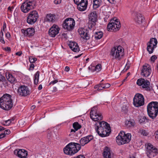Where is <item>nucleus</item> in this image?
Returning a JSON list of instances; mask_svg holds the SVG:
<instances>
[{"label":"nucleus","instance_id":"f8f14e48","mask_svg":"<svg viewBox=\"0 0 158 158\" xmlns=\"http://www.w3.org/2000/svg\"><path fill=\"white\" fill-rule=\"evenodd\" d=\"M38 18V12L35 10H33L28 14L27 22L29 24H33L36 22Z\"/></svg>","mask_w":158,"mask_h":158},{"label":"nucleus","instance_id":"49530a36","mask_svg":"<svg viewBox=\"0 0 158 158\" xmlns=\"http://www.w3.org/2000/svg\"><path fill=\"white\" fill-rule=\"evenodd\" d=\"M61 0H55L54 1V3L56 4H59L61 3Z\"/></svg>","mask_w":158,"mask_h":158},{"label":"nucleus","instance_id":"b1692460","mask_svg":"<svg viewBox=\"0 0 158 158\" xmlns=\"http://www.w3.org/2000/svg\"><path fill=\"white\" fill-rule=\"evenodd\" d=\"M70 48L74 52H78L80 48L77 44L74 42H70L69 44Z\"/></svg>","mask_w":158,"mask_h":158},{"label":"nucleus","instance_id":"6ab92c4d","mask_svg":"<svg viewBox=\"0 0 158 158\" xmlns=\"http://www.w3.org/2000/svg\"><path fill=\"white\" fill-rule=\"evenodd\" d=\"M93 139V137L91 135L82 138L79 141L81 146H84Z\"/></svg>","mask_w":158,"mask_h":158},{"label":"nucleus","instance_id":"774afa93","mask_svg":"<svg viewBox=\"0 0 158 158\" xmlns=\"http://www.w3.org/2000/svg\"><path fill=\"white\" fill-rule=\"evenodd\" d=\"M3 36V32L1 31L0 32V38L2 37Z\"/></svg>","mask_w":158,"mask_h":158},{"label":"nucleus","instance_id":"aec40b11","mask_svg":"<svg viewBox=\"0 0 158 158\" xmlns=\"http://www.w3.org/2000/svg\"><path fill=\"white\" fill-rule=\"evenodd\" d=\"M14 153L21 158H25L27 155V151L24 149H16L14 151Z\"/></svg>","mask_w":158,"mask_h":158},{"label":"nucleus","instance_id":"2eb2a0df","mask_svg":"<svg viewBox=\"0 0 158 158\" xmlns=\"http://www.w3.org/2000/svg\"><path fill=\"white\" fill-rule=\"evenodd\" d=\"M136 83L138 85H142L143 88H145L148 90H150V83L148 80H145L144 79L142 78L139 79L137 80Z\"/></svg>","mask_w":158,"mask_h":158},{"label":"nucleus","instance_id":"9d476101","mask_svg":"<svg viewBox=\"0 0 158 158\" xmlns=\"http://www.w3.org/2000/svg\"><path fill=\"white\" fill-rule=\"evenodd\" d=\"M121 24L118 19L111 20L107 26V30L110 31H116L119 30L121 27Z\"/></svg>","mask_w":158,"mask_h":158},{"label":"nucleus","instance_id":"c85d7f7f","mask_svg":"<svg viewBox=\"0 0 158 158\" xmlns=\"http://www.w3.org/2000/svg\"><path fill=\"white\" fill-rule=\"evenodd\" d=\"M126 125L128 127H134L135 124V121L133 119L127 120L126 121Z\"/></svg>","mask_w":158,"mask_h":158},{"label":"nucleus","instance_id":"ea45409f","mask_svg":"<svg viewBox=\"0 0 158 158\" xmlns=\"http://www.w3.org/2000/svg\"><path fill=\"white\" fill-rule=\"evenodd\" d=\"M29 60L31 63H35L37 60V59L36 58L30 56L29 58Z\"/></svg>","mask_w":158,"mask_h":158},{"label":"nucleus","instance_id":"8fccbe9b","mask_svg":"<svg viewBox=\"0 0 158 158\" xmlns=\"http://www.w3.org/2000/svg\"><path fill=\"white\" fill-rule=\"evenodd\" d=\"M10 131L9 130L7 129L5 131L3 134H5V136L6 135L9 134L10 133Z\"/></svg>","mask_w":158,"mask_h":158},{"label":"nucleus","instance_id":"7ed1b4c3","mask_svg":"<svg viewBox=\"0 0 158 158\" xmlns=\"http://www.w3.org/2000/svg\"><path fill=\"white\" fill-rule=\"evenodd\" d=\"M81 148V146L78 143L70 142L63 149L64 153L68 155L72 156L77 152Z\"/></svg>","mask_w":158,"mask_h":158},{"label":"nucleus","instance_id":"09e8293b","mask_svg":"<svg viewBox=\"0 0 158 158\" xmlns=\"http://www.w3.org/2000/svg\"><path fill=\"white\" fill-rule=\"evenodd\" d=\"M58 81V80L55 79V80L54 81H51L50 83L49 84L50 85H51V84L54 85L55 84V83H56Z\"/></svg>","mask_w":158,"mask_h":158},{"label":"nucleus","instance_id":"e433bc0d","mask_svg":"<svg viewBox=\"0 0 158 158\" xmlns=\"http://www.w3.org/2000/svg\"><path fill=\"white\" fill-rule=\"evenodd\" d=\"M93 68V71H96L97 72L100 71L102 68V66L101 64H98L96 66H94Z\"/></svg>","mask_w":158,"mask_h":158},{"label":"nucleus","instance_id":"ddd939ff","mask_svg":"<svg viewBox=\"0 0 158 158\" xmlns=\"http://www.w3.org/2000/svg\"><path fill=\"white\" fill-rule=\"evenodd\" d=\"M133 104L136 107L143 105L144 103V99L143 96L139 94H137L133 98Z\"/></svg>","mask_w":158,"mask_h":158},{"label":"nucleus","instance_id":"de8ad7c7","mask_svg":"<svg viewBox=\"0 0 158 158\" xmlns=\"http://www.w3.org/2000/svg\"><path fill=\"white\" fill-rule=\"evenodd\" d=\"M110 84L109 83L104 84V89H105L109 87L110 86Z\"/></svg>","mask_w":158,"mask_h":158},{"label":"nucleus","instance_id":"a18cd8bd","mask_svg":"<svg viewBox=\"0 0 158 158\" xmlns=\"http://www.w3.org/2000/svg\"><path fill=\"white\" fill-rule=\"evenodd\" d=\"M157 57L156 56L154 55L151 57V58H150V60L152 61H154L156 60L157 59Z\"/></svg>","mask_w":158,"mask_h":158},{"label":"nucleus","instance_id":"a211bd4d","mask_svg":"<svg viewBox=\"0 0 158 158\" xmlns=\"http://www.w3.org/2000/svg\"><path fill=\"white\" fill-rule=\"evenodd\" d=\"M78 31L79 34L82 38L88 40L89 39L88 31L83 28H80L78 29Z\"/></svg>","mask_w":158,"mask_h":158},{"label":"nucleus","instance_id":"69168bd1","mask_svg":"<svg viewBox=\"0 0 158 158\" xmlns=\"http://www.w3.org/2000/svg\"><path fill=\"white\" fill-rule=\"evenodd\" d=\"M69 67L68 66H66L65 68V70L67 72L69 71Z\"/></svg>","mask_w":158,"mask_h":158},{"label":"nucleus","instance_id":"a19ab883","mask_svg":"<svg viewBox=\"0 0 158 158\" xmlns=\"http://www.w3.org/2000/svg\"><path fill=\"white\" fill-rule=\"evenodd\" d=\"M76 131L74 129H72L71 130L70 133L69 134V136H70L71 138H73L74 137V134Z\"/></svg>","mask_w":158,"mask_h":158},{"label":"nucleus","instance_id":"bf43d9fd","mask_svg":"<svg viewBox=\"0 0 158 158\" xmlns=\"http://www.w3.org/2000/svg\"><path fill=\"white\" fill-rule=\"evenodd\" d=\"M155 135L156 138L158 139V130L155 132Z\"/></svg>","mask_w":158,"mask_h":158},{"label":"nucleus","instance_id":"a878e982","mask_svg":"<svg viewBox=\"0 0 158 158\" xmlns=\"http://www.w3.org/2000/svg\"><path fill=\"white\" fill-rule=\"evenodd\" d=\"M97 19V16L96 11H94L91 13L89 15V19L93 23L92 24V25H95V22L96 21Z\"/></svg>","mask_w":158,"mask_h":158},{"label":"nucleus","instance_id":"393cba45","mask_svg":"<svg viewBox=\"0 0 158 158\" xmlns=\"http://www.w3.org/2000/svg\"><path fill=\"white\" fill-rule=\"evenodd\" d=\"M104 158H112L110 148L107 147H105L103 153Z\"/></svg>","mask_w":158,"mask_h":158},{"label":"nucleus","instance_id":"e2e57ef3","mask_svg":"<svg viewBox=\"0 0 158 158\" xmlns=\"http://www.w3.org/2000/svg\"><path fill=\"white\" fill-rule=\"evenodd\" d=\"M5 136V134H3V133H2L1 134H0V138L1 139L2 138H3Z\"/></svg>","mask_w":158,"mask_h":158},{"label":"nucleus","instance_id":"37998d69","mask_svg":"<svg viewBox=\"0 0 158 158\" xmlns=\"http://www.w3.org/2000/svg\"><path fill=\"white\" fill-rule=\"evenodd\" d=\"M8 86V83L7 81H5L2 84V85L1 87H4L5 88H6Z\"/></svg>","mask_w":158,"mask_h":158},{"label":"nucleus","instance_id":"72a5a7b5","mask_svg":"<svg viewBox=\"0 0 158 158\" xmlns=\"http://www.w3.org/2000/svg\"><path fill=\"white\" fill-rule=\"evenodd\" d=\"M102 36L103 33L102 31L96 32L94 34L95 38L96 40L100 39L102 38Z\"/></svg>","mask_w":158,"mask_h":158},{"label":"nucleus","instance_id":"58836bf2","mask_svg":"<svg viewBox=\"0 0 158 158\" xmlns=\"http://www.w3.org/2000/svg\"><path fill=\"white\" fill-rule=\"evenodd\" d=\"M139 133L141 135L145 136H146L148 135V133L147 131L143 129H140L139 131Z\"/></svg>","mask_w":158,"mask_h":158},{"label":"nucleus","instance_id":"423d86ee","mask_svg":"<svg viewBox=\"0 0 158 158\" xmlns=\"http://www.w3.org/2000/svg\"><path fill=\"white\" fill-rule=\"evenodd\" d=\"M110 54L113 58L120 60L124 55V49L120 46L114 47L112 48Z\"/></svg>","mask_w":158,"mask_h":158},{"label":"nucleus","instance_id":"f704fd0d","mask_svg":"<svg viewBox=\"0 0 158 158\" xmlns=\"http://www.w3.org/2000/svg\"><path fill=\"white\" fill-rule=\"evenodd\" d=\"M94 89H97V90L98 91H100L104 89V84L100 83L98 85H95L94 87Z\"/></svg>","mask_w":158,"mask_h":158},{"label":"nucleus","instance_id":"412c9836","mask_svg":"<svg viewBox=\"0 0 158 158\" xmlns=\"http://www.w3.org/2000/svg\"><path fill=\"white\" fill-rule=\"evenodd\" d=\"M135 16L134 20L139 24H141L144 21V18L141 14L139 13H135Z\"/></svg>","mask_w":158,"mask_h":158},{"label":"nucleus","instance_id":"4d7b16f0","mask_svg":"<svg viewBox=\"0 0 158 158\" xmlns=\"http://www.w3.org/2000/svg\"><path fill=\"white\" fill-rule=\"evenodd\" d=\"M22 54V52L19 51V52H16L15 53V54L16 55L20 56H21V55Z\"/></svg>","mask_w":158,"mask_h":158},{"label":"nucleus","instance_id":"603ef678","mask_svg":"<svg viewBox=\"0 0 158 158\" xmlns=\"http://www.w3.org/2000/svg\"><path fill=\"white\" fill-rule=\"evenodd\" d=\"M73 158H85V157L83 155H80L76 157H74Z\"/></svg>","mask_w":158,"mask_h":158},{"label":"nucleus","instance_id":"3c124183","mask_svg":"<svg viewBox=\"0 0 158 158\" xmlns=\"http://www.w3.org/2000/svg\"><path fill=\"white\" fill-rule=\"evenodd\" d=\"M3 49L6 51L10 52V48L9 47H7L3 48Z\"/></svg>","mask_w":158,"mask_h":158},{"label":"nucleus","instance_id":"20e7f679","mask_svg":"<svg viewBox=\"0 0 158 158\" xmlns=\"http://www.w3.org/2000/svg\"><path fill=\"white\" fill-rule=\"evenodd\" d=\"M148 114L150 118L154 119L157 116L158 113V102H152L147 106Z\"/></svg>","mask_w":158,"mask_h":158},{"label":"nucleus","instance_id":"f257e3e1","mask_svg":"<svg viewBox=\"0 0 158 158\" xmlns=\"http://www.w3.org/2000/svg\"><path fill=\"white\" fill-rule=\"evenodd\" d=\"M95 130L98 135L101 137H105L109 135L111 129L109 125L104 121L99 122L95 124Z\"/></svg>","mask_w":158,"mask_h":158},{"label":"nucleus","instance_id":"4468645a","mask_svg":"<svg viewBox=\"0 0 158 158\" xmlns=\"http://www.w3.org/2000/svg\"><path fill=\"white\" fill-rule=\"evenodd\" d=\"M17 94L20 96L25 97L30 94L29 88L24 85L19 86L17 90Z\"/></svg>","mask_w":158,"mask_h":158},{"label":"nucleus","instance_id":"6e6552de","mask_svg":"<svg viewBox=\"0 0 158 158\" xmlns=\"http://www.w3.org/2000/svg\"><path fill=\"white\" fill-rule=\"evenodd\" d=\"M145 146L146 153L149 158H152L158 153L157 149L151 143H147Z\"/></svg>","mask_w":158,"mask_h":158},{"label":"nucleus","instance_id":"5701e85b","mask_svg":"<svg viewBox=\"0 0 158 158\" xmlns=\"http://www.w3.org/2000/svg\"><path fill=\"white\" fill-rule=\"evenodd\" d=\"M22 32H24V35L30 37L33 35L35 33V29L33 28H29L26 30H22Z\"/></svg>","mask_w":158,"mask_h":158},{"label":"nucleus","instance_id":"f03ea898","mask_svg":"<svg viewBox=\"0 0 158 158\" xmlns=\"http://www.w3.org/2000/svg\"><path fill=\"white\" fill-rule=\"evenodd\" d=\"M13 106L11 96L8 94H4L0 98V107L5 110L10 109Z\"/></svg>","mask_w":158,"mask_h":158},{"label":"nucleus","instance_id":"1a4fd4ad","mask_svg":"<svg viewBox=\"0 0 158 158\" xmlns=\"http://www.w3.org/2000/svg\"><path fill=\"white\" fill-rule=\"evenodd\" d=\"M36 3V2L34 0L27 1L22 3L20 7L21 9L24 13H27L34 8Z\"/></svg>","mask_w":158,"mask_h":158},{"label":"nucleus","instance_id":"bb28decb","mask_svg":"<svg viewBox=\"0 0 158 158\" xmlns=\"http://www.w3.org/2000/svg\"><path fill=\"white\" fill-rule=\"evenodd\" d=\"M55 16L51 13L47 14L45 19L46 21L54 23L56 21Z\"/></svg>","mask_w":158,"mask_h":158},{"label":"nucleus","instance_id":"cd10ccee","mask_svg":"<svg viewBox=\"0 0 158 158\" xmlns=\"http://www.w3.org/2000/svg\"><path fill=\"white\" fill-rule=\"evenodd\" d=\"M102 0H93V7L94 9L98 8L101 6Z\"/></svg>","mask_w":158,"mask_h":158},{"label":"nucleus","instance_id":"052dcab7","mask_svg":"<svg viewBox=\"0 0 158 158\" xmlns=\"http://www.w3.org/2000/svg\"><path fill=\"white\" fill-rule=\"evenodd\" d=\"M52 135L51 134H48L47 137L49 139H51L52 138Z\"/></svg>","mask_w":158,"mask_h":158},{"label":"nucleus","instance_id":"dca6fc26","mask_svg":"<svg viewBox=\"0 0 158 158\" xmlns=\"http://www.w3.org/2000/svg\"><path fill=\"white\" fill-rule=\"evenodd\" d=\"M152 73L150 66L148 64H145L143 66L141 75L145 77H148Z\"/></svg>","mask_w":158,"mask_h":158},{"label":"nucleus","instance_id":"5fc2aeb1","mask_svg":"<svg viewBox=\"0 0 158 158\" xmlns=\"http://www.w3.org/2000/svg\"><path fill=\"white\" fill-rule=\"evenodd\" d=\"M5 77L3 76L1 73H0V81H2L5 80Z\"/></svg>","mask_w":158,"mask_h":158},{"label":"nucleus","instance_id":"2f4dec72","mask_svg":"<svg viewBox=\"0 0 158 158\" xmlns=\"http://www.w3.org/2000/svg\"><path fill=\"white\" fill-rule=\"evenodd\" d=\"M148 43L152 45L153 47H156V46L157 44V41L156 38H152L150 39L149 42Z\"/></svg>","mask_w":158,"mask_h":158},{"label":"nucleus","instance_id":"473e14b6","mask_svg":"<svg viewBox=\"0 0 158 158\" xmlns=\"http://www.w3.org/2000/svg\"><path fill=\"white\" fill-rule=\"evenodd\" d=\"M40 75V72L37 71L34 75V82L35 85L38 84Z\"/></svg>","mask_w":158,"mask_h":158},{"label":"nucleus","instance_id":"79ce46f5","mask_svg":"<svg viewBox=\"0 0 158 158\" xmlns=\"http://www.w3.org/2000/svg\"><path fill=\"white\" fill-rule=\"evenodd\" d=\"M127 107L126 106H123L122 107V111L125 113H127Z\"/></svg>","mask_w":158,"mask_h":158},{"label":"nucleus","instance_id":"c9c22d12","mask_svg":"<svg viewBox=\"0 0 158 158\" xmlns=\"http://www.w3.org/2000/svg\"><path fill=\"white\" fill-rule=\"evenodd\" d=\"M73 126L74 129V130H75L76 131L81 127V126L77 122L74 123L73 124Z\"/></svg>","mask_w":158,"mask_h":158},{"label":"nucleus","instance_id":"0eeeda50","mask_svg":"<svg viewBox=\"0 0 158 158\" xmlns=\"http://www.w3.org/2000/svg\"><path fill=\"white\" fill-rule=\"evenodd\" d=\"M90 115L91 118L95 122H99L102 119L103 116L97 106H94L91 109Z\"/></svg>","mask_w":158,"mask_h":158},{"label":"nucleus","instance_id":"4c0bfd02","mask_svg":"<svg viewBox=\"0 0 158 158\" xmlns=\"http://www.w3.org/2000/svg\"><path fill=\"white\" fill-rule=\"evenodd\" d=\"M149 122V120L146 117L143 116V117H141L139 120V122L140 123H145L146 122Z\"/></svg>","mask_w":158,"mask_h":158},{"label":"nucleus","instance_id":"864d4df0","mask_svg":"<svg viewBox=\"0 0 158 158\" xmlns=\"http://www.w3.org/2000/svg\"><path fill=\"white\" fill-rule=\"evenodd\" d=\"M93 67H94V66L90 65L88 67V69L89 70L91 71L92 72H94V71H93Z\"/></svg>","mask_w":158,"mask_h":158},{"label":"nucleus","instance_id":"39448f33","mask_svg":"<svg viewBox=\"0 0 158 158\" xmlns=\"http://www.w3.org/2000/svg\"><path fill=\"white\" fill-rule=\"evenodd\" d=\"M131 135L130 133L125 134L123 131H121L116 138L117 143L119 145H121L128 143L131 140Z\"/></svg>","mask_w":158,"mask_h":158},{"label":"nucleus","instance_id":"7c9ffc66","mask_svg":"<svg viewBox=\"0 0 158 158\" xmlns=\"http://www.w3.org/2000/svg\"><path fill=\"white\" fill-rule=\"evenodd\" d=\"M156 48V47H153L150 44L148 43L147 50L149 54H150L152 53L154 48Z\"/></svg>","mask_w":158,"mask_h":158},{"label":"nucleus","instance_id":"680f3d73","mask_svg":"<svg viewBox=\"0 0 158 158\" xmlns=\"http://www.w3.org/2000/svg\"><path fill=\"white\" fill-rule=\"evenodd\" d=\"M6 36L7 38H9L10 37V34L9 32H7L6 34Z\"/></svg>","mask_w":158,"mask_h":158},{"label":"nucleus","instance_id":"338daca9","mask_svg":"<svg viewBox=\"0 0 158 158\" xmlns=\"http://www.w3.org/2000/svg\"><path fill=\"white\" fill-rule=\"evenodd\" d=\"M42 89V86L41 85H40L38 87V89L39 90H40Z\"/></svg>","mask_w":158,"mask_h":158},{"label":"nucleus","instance_id":"f3484780","mask_svg":"<svg viewBox=\"0 0 158 158\" xmlns=\"http://www.w3.org/2000/svg\"><path fill=\"white\" fill-rule=\"evenodd\" d=\"M60 30L57 25L54 24L49 30V35L52 37H55L59 33Z\"/></svg>","mask_w":158,"mask_h":158},{"label":"nucleus","instance_id":"0e129e2a","mask_svg":"<svg viewBox=\"0 0 158 158\" xmlns=\"http://www.w3.org/2000/svg\"><path fill=\"white\" fill-rule=\"evenodd\" d=\"M111 4H114L115 2V0H107Z\"/></svg>","mask_w":158,"mask_h":158},{"label":"nucleus","instance_id":"c756f323","mask_svg":"<svg viewBox=\"0 0 158 158\" xmlns=\"http://www.w3.org/2000/svg\"><path fill=\"white\" fill-rule=\"evenodd\" d=\"M6 78L11 83H15L17 81L15 78L11 74H9L8 76H6Z\"/></svg>","mask_w":158,"mask_h":158},{"label":"nucleus","instance_id":"9b49d317","mask_svg":"<svg viewBox=\"0 0 158 158\" xmlns=\"http://www.w3.org/2000/svg\"><path fill=\"white\" fill-rule=\"evenodd\" d=\"M75 24V21L73 18H68L64 21L63 27L65 30L70 31L74 29Z\"/></svg>","mask_w":158,"mask_h":158},{"label":"nucleus","instance_id":"4be33fe9","mask_svg":"<svg viewBox=\"0 0 158 158\" xmlns=\"http://www.w3.org/2000/svg\"><path fill=\"white\" fill-rule=\"evenodd\" d=\"M87 5V0H83L77 5V8L80 11H84L86 9Z\"/></svg>","mask_w":158,"mask_h":158},{"label":"nucleus","instance_id":"13d9d810","mask_svg":"<svg viewBox=\"0 0 158 158\" xmlns=\"http://www.w3.org/2000/svg\"><path fill=\"white\" fill-rule=\"evenodd\" d=\"M0 41L3 44H5V42L3 37L0 38Z\"/></svg>","mask_w":158,"mask_h":158},{"label":"nucleus","instance_id":"c03bdc74","mask_svg":"<svg viewBox=\"0 0 158 158\" xmlns=\"http://www.w3.org/2000/svg\"><path fill=\"white\" fill-rule=\"evenodd\" d=\"M11 121L10 119H9L8 120L5 121L4 122V125L6 126H8L11 123Z\"/></svg>","mask_w":158,"mask_h":158},{"label":"nucleus","instance_id":"6e6d98bb","mask_svg":"<svg viewBox=\"0 0 158 158\" xmlns=\"http://www.w3.org/2000/svg\"><path fill=\"white\" fill-rule=\"evenodd\" d=\"M34 67V65L32 64L31 63L30 65V68L31 69L33 70Z\"/></svg>","mask_w":158,"mask_h":158}]
</instances>
